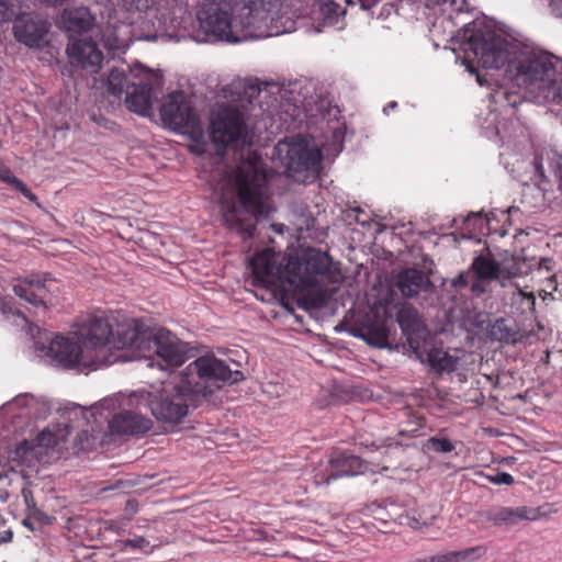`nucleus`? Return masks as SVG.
<instances>
[{
  "label": "nucleus",
  "instance_id": "obj_1",
  "mask_svg": "<svg viewBox=\"0 0 562 562\" xmlns=\"http://www.w3.org/2000/svg\"><path fill=\"white\" fill-rule=\"evenodd\" d=\"M77 338L97 369L128 359H153L158 366L178 367L189 359L190 349L169 330L149 329L135 318L119 322L105 314L89 316L77 329Z\"/></svg>",
  "mask_w": 562,
  "mask_h": 562
},
{
  "label": "nucleus",
  "instance_id": "obj_2",
  "mask_svg": "<svg viewBox=\"0 0 562 562\" xmlns=\"http://www.w3.org/2000/svg\"><path fill=\"white\" fill-rule=\"evenodd\" d=\"M235 367L238 363L231 361ZM244 379L237 368L213 355H205L190 362L176 382L166 383L160 391L142 394V403L162 423L179 424L190 406H198L223 384H234Z\"/></svg>",
  "mask_w": 562,
  "mask_h": 562
},
{
  "label": "nucleus",
  "instance_id": "obj_3",
  "mask_svg": "<svg viewBox=\"0 0 562 562\" xmlns=\"http://www.w3.org/2000/svg\"><path fill=\"white\" fill-rule=\"evenodd\" d=\"M213 178L225 225L244 238L252 236L258 217L268 218L276 212L257 157L241 161L235 170L223 169Z\"/></svg>",
  "mask_w": 562,
  "mask_h": 562
},
{
  "label": "nucleus",
  "instance_id": "obj_4",
  "mask_svg": "<svg viewBox=\"0 0 562 562\" xmlns=\"http://www.w3.org/2000/svg\"><path fill=\"white\" fill-rule=\"evenodd\" d=\"M283 283L294 291L297 304L306 311L325 307L341 281V273L331 258L321 250L308 248L300 256L286 257L283 251ZM283 310L293 315V310L283 301Z\"/></svg>",
  "mask_w": 562,
  "mask_h": 562
},
{
  "label": "nucleus",
  "instance_id": "obj_5",
  "mask_svg": "<svg viewBox=\"0 0 562 562\" xmlns=\"http://www.w3.org/2000/svg\"><path fill=\"white\" fill-rule=\"evenodd\" d=\"M278 0H236L233 5L228 3H205L198 13L199 31L195 34L198 42L225 41L239 42L233 33L232 13L239 11L240 23L244 27H251L259 20H266L271 7Z\"/></svg>",
  "mask_w": 562,
  "mask_h": 562
},
{
  "label": "nucleus",
  "instance_id": "obj_6",
  "mask_svg": "<svg viewBox=\"0 0 562 562\" xmlns=\"http://www.w3.org/2000/svg\"><path fill=\"white\" fill-rule=\"evenodd\" d=\"M313 87L306 79L283 82V114L289 116L291 125L302 124L305 120H314L318 116L323 120L330 114V102L321 97H313ZM288 119L283 117V125Z\"/></svg>",
  "mask_w": 562,
  "mask_h": 562
},
{
  "label": "nucleus",
  "instance_id": "obj_7",
  "mask_svg": "<svg viewBox=\"0 0 562 562\" xmlns=\"http://www.w3.org/2000/svg\"><path fill=\"white\" fill-rule=\"evenodd\" d=\"M255 296L262 302L281 305V259L270 248L257 252L250 260Z\"/></svg>",
  "mask_w": 562,
  "mask_h": 562
},
{
  "label": "nucleus",
  "instance_id": "obj_8",
  "mask_svg": "<svg viewBox=\"0 0 562 562\" xmlns=\"http://www.w3.org/2000/svg\"><path fill=\"white\" fill-rule=\"evenodd\" d=\"M283 145H288L285 175L296 182L307 183L315 181L322 169V151L312 140L297 135L288 143L283 138Z\"/></svg>",
  "mask_w": 562,
  "mask_h": 562
},
{
  "label": "nucleus",
  "instance_id": "obj_9",
  "mask_svg": "<svg viewBox=\"0 0 562 562\" xmlns=\"http://www.w3.org/2000/svg\"><path fill=\"white\" fill-rule=\"evenodd\" d=\"M516 80L524 85H538L550 89L562 85V59L549 53H530L515 66Z\"/></svg>",
  "mask_w": 562,
  "mask_h": 562
},
{
  "label": "nucleus",
  "instance_id": "obj_10",
  "mask_svg": "<svg viewBox=\"0 0 562 562\" xmlns=\"http://www.w3.org/2000/svg\"><path fill=\"white\" fill-rule=\"evenodd\" d=\"M88 411L81 406H74L67 411L68 419L74 420L76 425L64 424L66 434H53L50 430L45 429L36 437L35 441L24 440L14 450V459H20L22 462L30 463L32 459H38L43 449L56 447L59 441H66L71 430L88 423Z\"/></svg>",
  "mask_w": 562,
  "mask_h": 562
},
{
  "label": "nucleus",
  "instance_id": "obj_11",
  "mask_svg": "<svg viewBox=\"0 0 562 562\" xmlns=\"http://www.w3.org/2000/svg\"><path fill=\"white\" fill-rule=\"evenodd\" d=\"M463 49L465 53L472 52L477 63L486 69H501L508 64V70L512 71L507 43L493 33H473Z\"/></svg>",
  "mask_w": 562,
  "mask_h": 562
},
{
  "label": "nucleus",
  "instance_id": "obj_12",
  "mask_svg": "<svg viewBox=\"0 0 562 562\" xmlns=\"http://www.w3.org/2000/svg\"><path fill=\"white\" fill-rule=\"evenodd\" d=\"M211 138L218 154L239 140L245 128L241 111L233 106H222L213 113L211 120Z\"/></svg>",
  "mask_w": 562,
  "mask_h": 562
},
{
  "label": "nucleus",
  "instance_id": "obj_13",
  "mask_svg": "<svg viewBox=\"0 0 562 562\" xmlns=\"http://www.w3.org/2000/svg\"><path fill=\"white\" fill-rule=\"evenodd\" d=\"M161 120L173 130L194 133L200 130V120L182 91L168 94L160 109Z\"/></svg>",
  "mask_w": 562,
  "mask_h": 562
},
{
  "label": "nucleus",
  "instance_id": "obj_14",
  "mask_svg": "<svg viewBox=\"0 0 562 562\" xmlns=\"http://www.w3.org/2000/svg\"><path fill=\"white\" fill-rule=\"evenodd\" d=\"M408 342L417 357L427 362L428 366L438 374L451 373L458 369L462 350L456 349L451 353L443 347L435 345L431 340H417L413 336H408Z\"/></svg>",
  "mask_w": 562,
  "mask_h": 562
},
{
  "label": "nucleus",
  "instance_id": "obj_15",
  "mask_svg": "<svg viewBox=\"0 0 562 562\" xmlns=\"http://www.w3.org/2000/svg\"><path fill=\"white\" fill-rule=\"evenodd\" d=\"M46 356L63 368L92 367L90 355L76 341L57 336L46 347Z\"/></svg>",
  "mask_w": 562,
  "mask_h": 562
},
{
  "label": "nucleus",
  "instance_id": "obj_16",
  "mask_svg": "<svg viewBox=\"0 0 562 562\" xmlns=\"http://www.w3.org/2000/svg\"><path fill=\"white\" fill-rule=\"evenodd\" d=\"M67 55L71 66L81 69L87 75L97 74L103 63V53L97 43L90 38L72 40L67 45Z\"/></svg>",
  "mask_w": 562,
  "mask_h": 562
},
{
  "label": "nucleus",
  "instance_id": "obj_17",
  "mask_svg": "<svg viewBox=\"0 0 562 562\" xmlns=\"http://www.w3.org/2000/svg\"><path fill=\"white\" fill-rule=\"evenodd\" d=\"M112 400H104L95 411L109 408ZM100 419L108 423L110 430L119 435H138L148 431L151 427V420L132 411H123L113 416L98 412Z\"/></svg>",
  "mask_w": 562,
  "mask_h": 562
},
{
  "label": "nucleus",
  "instance_id": "obj_18",
  "mask_svg": "<svg viewBox=\"0 0 562 562\" xmlns=\"http://www.w3.org/2000/svg\"><path fill=\"white\" fill-rule=\"evenodd\" d=\"M49 24L32 14H20L15 18L13 33L18 42L31 48H40L47 43Z\"/></svg>",
  "mask_w": 562,
  "mask_h": 562
},
{
  "label": "nucleus",
  "instance_id": "obj_19",
  "mask_svg": "<svg viewBox=\"0 0 562 562\" xmlns=\"http://www.w3.org/2000/svg\"><path fill=\"white\" fill-rule=\"evenodd\" d=\"M560 507L557 503H546L538 507L520 506V507H502L492 514V519L496 525L506 524L515 525L520 520H538L547 518L558 513Z\"/></svg>",
  "mask_w": 562,
  "mask_h": 562
},
{
  "label": "nucleus",
  "instance_id": "obj_20",
  "mask_svg": "<svg viewBox=\"0 0 562 562\" xmlns=\"http://www.w3.org/2000/svg\"><path fill=\"white\" fill-rule=\"evenodd\" d=\"M46 279L38 277H25L18 279L13 284V292L16 296L35 307H42L44 312L48 310L49 288L46 285Z\"/></svg>",
  "mask_w": 562,
  "mask_h": 562
},
{
  "label": "nucleus",
  "instance_id": "obj_21",
  "mask_svg": "<svg viewBox=\"0 0 562 562\" xmlns=\"http://www.w3.org/2000/svg\"><path fill=\"white\" fill-rule=\"evenodd\" d=\"M471 271L474 279L479 281L497 280L505 282L515 272L508 270L506 266H501L487 250L486 254H481L474 258L471 265Z\"/></svg>",
  "mask_w": 562,
  "mask_h": 562
},
{
  "label": "nucleus",
  "instance_id": "obj_22",
  "mask_svg": "<svg viewBox=\"0 0 562 562\" xmlns=\"http://www.w3.org/2000/svg\"><path fill=\"white\" fill-rule=\"evenodd\" d=\"M155 99L154 89L148 82H135L131 90H126L125 105L136 114L143 116L151 115L153 102Z\"/></svg>",
  "mask_w": 562,
  "mask_h": 562
},
{
  "label": "nucleus",
  "instance_id": "obj_23",
  "mask_svg": "<svg viewBox=\"0 0 562 562\" xmlns=\"http://www.w3.org/2000/svg\"><path fill=\"white\" fill-rule=\"evenodd\" d=\"M395 286L404 297L411 299L431 286L429 278L419 269L406 268L395 277Z\"/></svg>",
  "mask_w": 562,
  "mask_h": 562
},
{
  "label": "nucleus",
  "instance_id": "obj_24",
  "mask_svg": "<svg viewBox=\"0 0 562 562\" xmlns=\"http://www.w3.org/2000/svg\"><path fill=\"white\" fill-rule=\"evenodd\" d=\"M329 468L330 473L324 481L325 483H328L330 479L363 474L368 464L357 456L335 453L329 460Z\"/></svg>",
  "mask_w": 562,
  "mask_h": 562
},
{
  "label": "nucleus",
  "instance_id": "obj_25",
  "mask_svg": "<svg viewBox=\"0 0 562 562\" xmlns=\"http://www.w3.org/2000/svg\"><path fill=\"white\" fill-rule=\"evenodd\" d=\"M61 24L68 32L85 33L92 29L94 16L86 7L65 9Z\"/></svg>",
  "mask_w": 562,
  "mask_h": 562
},
{
  "label": "nucleus",
  "instance_id": "obj_26",
  "mask_svg": "<svg viewBox=\"0 0 562 562\" xmlns=\"http://www.w3.org/2000/svg\"><path fill=\"white\" fill-rule=\"evenodd\" d=\"M132 72L126 74L124 69H112L108 77V91L114 97L120 98L126 90L132 88L135 81Z\"/></svg>",
  "mask_w": 562,
  "mask_h": 562
},
{
  "label": "nucleus",
  "instance_id": "obj_27",
  "mask_svg": "<svg viewBox=\"0 0 562 562\" xmlns=\"http://www.w3.org/2000/svg\"><path fill=\"white\" fill-rule=\"evenodd\" d=\"M439 507L436 505H429L427 507L422 506L419 509H414L412 515L406 516V525L413 529H419L424 526H428L439 514Z\"/></svg>",
  "mask_w": 562,
  "mask_h": 562
},
{
  "label": "nucleus",
  "instance_id": "obj_28",
  "mask_svg": "<svg viewBox=\"0 0 562 562\" xmlns=\"http://www.w3.org/2000/svg\"><path fill=\"white\" fill-rule=\"evenodd\" d=\"M155 543L150 546V541L143 536H135L131 539L121 540L119 543L122 549H138L145 552L151 553L155 549L160 548L164 544L169 543L168 537H156L154 538Z\"/></svg>",
  "mask_w": 562,
  "mask_h": 562
},
{
  "label": "nucleus",
  "instance_id": "obj_29",
  "mask_svg": "<svg viewBox=\"0 0 562 562\" xmlns=\"http://www.w3.org/2000/svg\"><path fill=\"white\" fill-rule=\"evenodd\" d=\"M366 340L375 347L383 348L389 342V331L384 324L369 326L364 334Z\"/></svg>",
  "mask_w": 562,
  "mask_h": 562
},
{
  "label": "nucleus",
  "instance_id": "obj_30",
  "mask_svg": "<svg viewBox=\"0 0 562 562\" xmlns=\"http://www.w3.org/2000/svg\"><path fill=\"white\" fill-rule=\"evenodd\" d=\"M235 89L237 90V100L240 102L241 106H244L245 103H251L261 92L259 83L252 80L244 81L243 83L239 82Z\"/></svg>",
  "mask_w": 562,
  "mask_h": 562
},
{
  "label": "nucleus",
  "instance_id": "obj_31",
  "mask_svg": "<svg viewBox=\"0 0 562 562\" xmlns=\"http://www.w3.org/2000/svg\"><path fill=\"white\" fill-rule=\"evenodd\" d=\"M486 553V548L484 546H476L472 548H467L464 550L459 551H450L448 552L449 562H467V561H475L482 558Z\"/></svg>",
  "mask_w": 562,
  "mask_h": 562
},
{
  "label": "nucleus",
  "instance_id": "obj_32",
  "mask_svg": "<svg viewBox=\"0 0 562 562\" xmlns=\"http://www.w3.org/2000/svg\"><path fill=\"white\" fill-rule=\"evenodd\" d=\"M397 322L404 331H414L419 337V322L414 308H402L397 314Z\"/></svg>",
  "mask_w": 562,
  "mask_h": 562
},
{
  "label": "nucleus",
  "instance_id": "obj_33",
  "mask_svg": "<svg viewBox=\"0 0 562 562\" xmlns=\"http://www.w3.org/2000/svg\"><path fill=\"white\" fill-rule=\"evenodd\" d=\"M514 335L515 333L507 326L504 318L496 319L492 325L491 336L495 340L508 342L514 339Z\"/></svg>",
  "mask_w": 562,
  "mask_h": 562
},
{
  "label": "nucleus",
  "instance_id": "obj_34",
  "mask_svg": "<svg viewBox=\"0 0 562 562\" xmlns=\"http://www.w3.org/2000/svg\"><path fill=\"white\" fill-rule=\"evenodd\" d=\"M137 484L138 481L135 479H117L112 483H102L101 486H99L98 492H131V490L135 487Z\"/></svg>",
  "mask_w": 562,
  "mask_h": 562
},
{
  "label": "nucleus",
  "instance_id": "obj_35",
  "mask_svg": "<svg viewBox=\"0 0 562 562\" xmlns=\"http://www.w3.org/2000/svg\"><path fill=\"white\" fill-rule=\"evenodd\" d=\"M101 427L98 425L97 427H91V429L82 428L77 435L75 439V445L79 450H88L92 447L94 440V432L100 431Z\"/></svg>",
  "mask_w": 562,
  "mask_h": 562
},
{
  "label": "nucleus",
  "instance_id": "obj_36",
  "mask_svg": "<svg viewBox=\"0 0 562 562\" xmlns=\"http://www.w3.org/2000/svg\"><path fill=\"white\" fill-rule=\"evenodd\" d=\"M427 449L438 452V453H448L454 449V445L452 441L446 437H430L426 443Z\"/></svg>",
  "mask_w": 562,
  "mask_h": 562
},
{
  "label": "nucleus",
  "instance_id": "obj_37",
  "mask_svg": "<svg viewBox=\"0 0 562 562\" xmlns=\"http://www.w3.org/2000/svg\"><path fill=\"white\" fill-rule=\"evenodd\" d=\"M25 503L30 509V516L33 521H37L43 525H47L52 522V517L40 510L35 507L33 503V494H24Z\"/></svg>",
  "mask_w": 562,
  "mask_h": 562
},
{
  "label": "nucleus",
  "instance_id": "obj_38",
  "mask_svg": "<svg viewBox=\"0 0 562 562\" xmlns=\"http://www.w3.org/2000/svg\"><path fill=\"white\" fill-rule=\"evenodd\" d=\"M471 278H474L471 270L468 272L460 273L453 281V285L460 288L470 285L473 292H482L484 289L481 288L480 283L476 280L470 282Z\"/></svg>",
  "mask_w": 562,
  "mask_h": 562
},
{
  "label": "nucleus",
  "instance_id": "obj_39",
  "mask_svg": "<svg viewBox=\"0 0 562 562\" xmlns=\"http://www.w3.org/2000/svg\"><path fill=\"white\" fill-rule=\"evenodd\" d=\"M16 15L14 5L8 1L0 0V23L9 22Z\"/></svg>",
  "mask_w": 562,
  "mask_h": 562
},
{
  "label": "nucleus",
  "instance_id": "obj_40",
  "mask_svg": "<svg viewBox=\"0 0 562 562\" xmlns=\"http://www.w3.org/2000/svg\"><path fill=\"white\" fill-rule=\"evenodd\" d=\"M10 182H12L15 186V188L30 201L36 200V195L32 193L31 190L26 187V184L22 182L20 179L12 177L10 179Z\"/></svg>",
  "mask_w": 562,
  "mask_h": 562
},
{
  "label": "nucleus",
  "instance_id": "obj_41",
  "mask_svg": "<svg viewBox=\"0 0 562 562\" xmlns=\"http://www.w3.org/2000/svg\"><path fill=\"white\" fill-rule=\"evenodd\" d=\"M138 508H139V505L136 499H134V498L128 499L125 504V509H124L125 517L131 519L135 514H137Z\"/></svg>",
  "mask_w": 562,
  "mask_h": 562
},
{
  "label": "nucleus",
  "instance_id": "obj_42",
  "mask_svg": "<svg viewBox=\"0 0 562 562\" xmlns=\"http://www.w3.org/2000/svg\"><path fill=\"white\" fill-rule=\"evenodd\" d=\"M501 266H506L509 271L515 272V274L509 277L506 281H509V280L521 274V271L519 269V263L516 260H510L508 262H504Z\"/></svg>",
  "mask_w": 562,
  "mask_h": 562
},
{
  "label": "nucleus",
  "instance_id": "obj_43",
  "mask_svg": "<svg viewBox=\"0 0 562 562\" xmlns=\"http://www.w3.org/2000/svg\"><path fill=\"white\" fill-rule=\"evenodd\" d=\"M493 481L498 484H501V483L510 484V483H513L514 479L508 473H498Z\"/></svg>",
  "mask_w": 562,
  "mask_h": 562
},
{
  "label": "nucleus",
  "instance_id": "obj_44",
  "mask_svg": "<svg viewBox=\"0 0 562 562\" xmlns=\"http://www.w3.org/2000/svg\"><path fill=\"white\" fill-rule=\"evenodd\" d=\"M487 226H488V234L492 235V234H497L499 237H505L508 232L506 228L502 227L499 229H495L493 226H492V222L490 218H487Z\"/></svg>",
  "mask_w": 562,
  "mask_h": 562
},
{
  "label": "nucleus",
  "instance_id": "obj_45",
  "mask_svg": "<svg viewBox=\"0 0 562 562\" xmlns=\"http://www.w3.org/2000/svg\"><path fill=\"white\" fill-rule=\"evenodd\" d=\"M293 31H295V22L290 18H288L286 20H283V29H282L283 34L290 33Z\"/></svg>",
  "mask_w": 562,
  "mask_h": 562
},
{
  "label": "nucleus",
  "instance_id": "obj_46",
  "mask_svg": "<svg viewBox=\"0 0 562 562\" xmlns=\"http://www.w3.org/2000/svg\"><path fill=\"white\" fill-rule=\"evenodd\" d=\"M426 562H449V555L446 554H437L432 557L425 558Z\"/></svg>",
  "mask_w": 562,
  "mask_h": 562
},
{
  "label": "nucleus",
  "instance_id": "obj_47",
  "mask_svg": "<svg viewBox=\"0 0 562 562\" xmlns=\"http://www.w3.org/2000/svg\"><path fill=\"white\" fill-rule=\"evenodd\" d=\"M334 138L336 142L339 143L340 149L342 148V142H344V132L340 126H337L334 128Z\"/></svg>",
  "mask_w": 562,
  "mask_h": 562
},
{
  "label": "nucleus",
  "instance_id": "obj_48",
  "mask_svg": "<svg viewBox=\"0 0 562 562\" xmlns=\"http://www.w3.org/2000/svg\"><path fill=\"white\" fill-rule=\"evenodd\" d=\"M12 536H13V533L10 529L0 531V543L11 541Z\"/></svg>",
  "mask_w": 562,
  "mask_h": 562
},
{
  "label": "nucleus",
  "instance_id": "obj_49",
  "mask_svg": "<svg viewBox=\"0 0 562 562\" xmlns=\"http://www.w3.org/2000/svg\"><path fill=\"white\" fill-rule=\"evenodd\" d=\"M551 4L555 14L562 18V0H552Z\"/></svg>",
  "mask_w": 562,
  "mask_h": 562
},
{
  "label": "nucleus",
  "instance_id": "obj_50",
  "mask_svg": "<svg viewBox=\"0 0 562 562\" xmlns=\"http://www.w3.org/2000/svg\"><path fill=\"white\" fill-rule=\"evenodd\" d=\"M380 0H359L360 5L364 10L371 9L373 5H375Z\"/></svg>",
  "mask_w": 562,
  "mask_h": 562
},
{
  "label": "nucleus",
  "instance_id": "obj_51",
  "mask_svg": "<svg viewBox=\"0 0 562 562\" xmlns=\"http://www.w3.org/2000/svg\"><path fill=\"white\" fill-rule=\"evenodd\" d=\"M557 176L559 178V188L560 190H562V155L560 156L559 160H558V167H557Z\"/></svg>",
  "mask_w": 562,
  "mask_h": 562
},
{
  "label": "nucleus",
  "instance_id": "obj_52",
  "mask_svg": "<svg viewBox=\"0 0 562 562\" xmlns=\"http://www.w3.org/2000/svg\"><path fill=\"white\" fill-rule=\"evenodd\" d=\"M448 0H427V7H435L447 2ZM451 4L456 3V0H450Z\"/></svg>",
  "mask_w": 562,
  "mask_h": 562
},
{
  "label": "nucleus",
  "instance_id": "obj_53",
  "mask_svg": "<svg viewBox=\"0 0 562 562\" xmlns=\"http://www.w3.org/2000/svg\"><path fill=\"white\" fill-rule=\"evenodd\" d=\"M23 525L25 527H27L29 529H31V530L35 529L34 521H33V519L31 518L30 515L23 520Z\"/></svg>",
  "mask_w": 562,
  "mask_h": 562
},
{
  "label": "nucleus",
  "instance_id": "obj_54",
  "mask_svg": "<svg viewBox=\"0 0 562 562\" xmlns=\"http://www.w3.org/2000/svg\"><path fill=\"white\" fill-rule=\"evenodd\" d=\"M45 3L49 4V5H53V7H57V5H61L64 4V2L66 0H43Z\"/></svg>",
  "mask_w": 562,
  "mask_h": 562
},
{
  "label": "nucleus",
  "instance_id": "obj_55",
  "mask_svg": "<svg viewBox=\"0 0 562 562\" xmlns=\"http://www.w3.org/2000/svg\"><path fill=\"white\" fill-rule=\"evenodd\" d=\"M306 14H307V11H306V10H304V9H302V8H296V9H295L294 15H295L296 18H303V16H305Z\"/></svg>",
  "mask_w": 562,
  "mask_h": 562
},
{
  "label": "nucleus",
  "instance_id": "obj_56",
  "mask_svg": "<svg viewBox=\"0 0 562 562\" xmlns=\"http://www.w3.org/2000/svg\"><path fill=\"white\" fill-rule=\"evenodd\" d=\"M7 308H8V305L5 303V301L3 300L2 295H0V311L1 312H7Z\"/></svg>",
  "mask_w": 562,
  "mask_h": 562
},
{
  "label": "nucleus",
  "instance_id": "obj_57",
  "mask_svg": "<svg viewBox=\"0 0 562 562\" xmlns=\"http://www.w3.org/2000/svg\"><path fill=\"white\" fill-rule=\"evenodd\" d=\"M272 228L276 233L281 234V225L280 224H273Z\"/></svg>",
  "mask_w": 562,
  "mask_h": 562
},
{
  "label": "nucleus",
  "instance_id": "obj_58",
  "mask_svg": "<svg viewBox=\"0 0 562 562\" xmlns=\"http://www.w3.org/2000/svg\"><path fill=\"white\" fill-rule=\"evenodd\" d=\"M467 61V69L470 71V72H474L475 69L473 67V65L469 61V60H465Z\"/></svg>",
  "mask_w": 562,
  "mask_h": 562
},
{
  "label": "nucleus",
  "instance_id": "obj_59",
  "mask_svg": "<svg viewBox=\"0 0 562 562\" xmlns=\"http://www.w3.org/2000/svg\"><path fill=\"white\" fill-rule=\"evenodd\" d=\"M408 562H426V560H425V558H417V559L411 560Z\"/></svg>",
  "mask_w": 562,
  "mask_h": 562
},
{
  "label": "nucleus",
  "instance_id": "obj_60",
  "mask_svg": "<svg viewBox=\"0 0 562 562\" xmlns=\"http://www.w3.org/2000/svg\"><path fill=\"white\" fill-rule=\"evenodd\" d=\"M280 147H281V140H278V142L276 143V145H274V150H276V151H279Z\"/></svg>",
  "mask_w": 562,
  "mask_h": 562
},
{
  "label": "nucleus",
  "instance_id": "obj_61",
  "mask_svg": "<svg viewBox=\"0 0 562 562\" xmlns=\"http://www.w3.org/2000/svg\"><path fill=\"white\" fill-rule=\"evenodd\" d=\"M0 499H1V502H3V503H4V502H7V499H8V494H0Z\"/></svg>",
  "mask_w": 562,
  "mask_h": 562
},
{
  "label": "nucleus",
  "instance_id": "obj_62",
  "mask_svg": "<svg viewBox=\"0 0 562 562\" xmlns=\"http://www.w3.org/2000/svg\"><path fill=\"white\" fill-rule=\"evenodd\" d=\"M150 487H153V485H150V486L145 485V486H142V487H139V488L135 490L134 492H140V491H143V490L150 488Z\"/></svg>",
  "mask_w": 562,
  "mask_h": 562
},
{
  "label": "nucleus",
  "instance_id": "obj_63",
  "mask_svg": "<svg viewBox=\"0 0 562 562\" xmlns=\"http://www.w3.org/2000/svg\"><path fill=\"white\" fill-rule=\"evenodd\" d=\"M271 314H272V316H273V317H277V316H278V312H277V311H274V310H272V311H271Z\"/></svg>",
  "mask_w": 562,
  "mask_h": 562
},
{
  "label": "nucleus",
  "instance_id": "obj_64",
  "mask_svg": "<svg viewBox=\"0 0 562 562\" xmlns=\"http://www.w3.org/2000/svg\"><path fill=\"white\" fill-rule=\"evenodd\" d=\"M289 0H283V8L284 7H290V4L288 3Z\"/></svg>",
  "mask_w": 562,
  "mask_h": 562
}]
</instances>
